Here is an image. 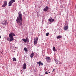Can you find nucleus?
<instances>
[{
	"label": "nucleus",
	"mask_w": 76,
	"mask_h": 76,
	"mask_svg": "<svg viewBox=\"0 0 76 76\" xmlns=\"http://www.w3.org/2000/svg\"><path fill=\"white\" fill-rule=\"evenodd\" d=\"M22 15L20 11H19L18 16L16 19L17 22L19 26L22 25Z\"/></svg>",
	"instance_id": "nucleus-1"
},
{
	"label": "nucleus",
	"mask_w": 76,
	"mask_h": 76,
	"mask_svg": "<svg viewBox=\"0 0 76 76\" xmlns=\"http://www.w3.org/2000/svg\"><path fill=\"white\" fill-rule=\"evenodd\" d=\"M15 36V34L14 33H10L9 34V37L7 38V40L8 41L11 42L14 40L13 37Z\"/></svg>",
	"instance_id": "nucleus-2"
},
{
	"label": "nucleus",
	"mask_w": 76,
	"mask_h": 76,
	"mask_svg": "<svg viewBox=\"0 0 76 76\" xmlns=\"http://www.w3.org/2000/svg\"><path fill=\"white\" fill-rule=\"evenodd\" d=\"M22 40L24 42H29V39L28 38H26V39H22Z\"/></svg>",
	"instance_id": "nucleus-3"
},
{
	"label": "nucleus",
	"mask_w": 76,
	"mask_h": 76,
	"mask_svg": "<svg viewBox=\"0 0 76 76\" xmlns=\"http://www.w3.org/2000/svg\"><path fill=\"white\" fill-rule=\"evenodd\" d=\"M45 59L47 62L48 63H50V61H51V58L50 57L46 56L45 58Z\"/></svg>",
	"instance_id": "nucleus-4"
},
{
	"label": "nucleus",
	"mask_w": 76,
	"mask_h": 76,
	"mask_svg": "<svg viewBox=\"0 0 76 76\" xmlns=\"http://www.w3.org/2000/svg\"><path fill=\"white\" fill-rule=\"evenodd\" d=\"M38 37H36L34 38V45H36L37 43V42H38Z\"/></svg>",
	"instance_id": "nucleus-5"
},
{
	"label": "nucleus",
	"mask_w": 76,
	"mask_h": 76,
	"mask_svg": "<svg viewBox=\"0 0 76 76\" xmlns=\"http://www.w3.org/2000/svg\"><path fill=\"white\" fill-rule=\"evenodd\" d=\"M7 1H4V4H3L2 6V7H6V5H7Z\"/></svg>",
	"instance_id": "nucleus-6"
},
{
	"label": "nucleus",
	"mask_w": 76,
	"mask_h": 76,
	"mask_svg": "<svg viewBox=\"0 0 76 76\" xmlns=\"http://www.w3.org/2000/svg\"><path fill=\"white\" fill-rule=\"evenodd\" d=\"M48 9L49 8L48 6H46L44 9L43 10L44 12H47L48 10Z\"/></svg>",
	"instance_id": "nucleus-7"
},
{
	"label": "nucleus",
	"mask_w": 76,
	"mask_h": 76,
	"mask_svg": "<svg viewBox=\"0 0 76 76\" xmlns=\"http://www.w3.org/2000/svg\"><path fill=\"white\" fill-rule=\"evenodd\" d=\"M2 23L3 24V25H7L8 23L7 22H6V20H4V21H3L2 22Z\"/></svg>",
	"instance_id": "nucleus-8"
},
{
	"label": "nucleus",
	"mask_w": 76,
	"mask_h": 76,
	"mask_svg": "<svg viewBox=\"0 0 76 76\" xmlns=\"http://www.w3.org/2000/svg\"><path fill=\"white\" fill-rule=\"evenodd\" d=\"M23 69L25 70L26 69V63H24L23 66Z\"/></svg>",
	"instance_id": "nucleus-9"
},
{
	"label": "nucleus",
	"mask_w": 76,
	"mask_h": 76,
	"mask_svg": "<svg viewBox=\"0 0 76 76\" xmlns=\"http://www.w3.org/2000/svg\"><path fill=\"white\" fill-rule=\"evenodd\" d=\"M68 28L69 27L68 26H65V27H64V29L65 31H66L67 30V29H68Z\"/></svg>",
	"instance_id": "nucleus-10"
},
{
	"label": "nucleus",
	"mask_w": 76,
	"mask_h": 76,
	"mask_svg": "<svg viewBox=\"0 0 76 76\" xmlns=\"http://www.w3.org/2000/svg\"><path fill=\"white\" fill-rule=\"evenodd\" d=\"M48 20L50 22H54V20L53 19L51 18L49 19Z\"/></svg>",
	"instance_id": "nucleus-11"
},
{
	"label": "nucleus",
	"mask_w": 76,
	"mask_h": 76,
	"mask_svg": "<svg viewBox=\"0 0 76 76\" xmlns=\"http://www.w3.org/2000/svg\"><path fill=\"white\" fill-rule=\"evenodd\" d=\"M12 3L10 1L9 3V6H12Z\"/></svg>",
	"instance_id": "nucleus-12"
},
{
	"label": "nucleus",
	"mask_w": 76,
	"mask_h": 76,
	"mask_svg": "<svg viewBox=\"0 0 76 76\" xmlns=\"http://www.w3.org/2000/svg\"><path fill=\"white\" fill-rule=\"evenodd\" d=\"M34 53H31L30 55V57L31 58H33V57H34Z\"/></svg>",
	"instance_id": "nucleus-13"
},
{
	"label": "nucleus",
	"mask_w": 76,
	"mask_h": 76,
	"mask_svg": "<svg viewBox=\"0 0 76 76\" xmlns=\"http://www.w3.org/2000/svg\"><path fill=\"white\" fill-rule=\"evenodd\" d=\"M24 50L25 52H28V49L26 48H24Z\"/></svg>",
	"instance_id": "nucleus-14"
},
{
	"label": "nucleus",
	"mask_w": 76,
	"mask_h": 76,
	"mask_svg": "<svg viewBox=\"0 0 76 76\" xmlns=\"http://www.w3.org/2000/svg\"><path fill=\"white\" fill-rule=\"evenodd\" d=\"M55 63L57 64H58V61H57V60L56 59L55 60Z\"/></svg>",
	"instance_id": "nucleus-15"
},
{
	"label": "nucleus",
	"mask_w": 76,
	"mask_h": 76,
	"mask_svg": "<svg viewBox=\"0 0 76 76\" xmlns=\"http://www.w3.org/2000/svg\"><path fill=\"white\" fill-rule=\"evenodd\" d=\"M62 38V36H61L59 35L56 38L57 39H59V38Z\"/></svg>",
	"instance_id": "nucleus-16"
},
{
	"label": "nucleus",
	"mask_w": 76,
	"mask_h": 76,
	"mask_svg": "<svg viewBox=\"0 0 76 76\" xmlns=\"http://www.w3.org/2000/svg\"><path fill=\"white\" fill-rule=\"evenodd\" d=\"M12 58L13 59V61H16L17 60H16V58L14 57Z\"/></svg>",
	"instance_id": "nucleus-17"
},
{
	"label": "nucleus",
	"mask_w": 76,
	"mask_h": 76,
	"mask_svg": "<svg viewBox=\"0 0 76 76\" xmlns=\"http://www.w3.org/2000/svg\"><path fill=\"white\" fill-rule=\"evenodd\" d=\"M15 1H16L15 0H11L10 1L12 3H14L15 2Z\"/></svg>",
	"instance_id": "nucleus-18"
},
{
	"label": "nucleus",
	"mask_w": 76,
	"mask_h": 76,
	"mask_svg": "<svg viewBox=\"0 0 76 76\" xmlns=\"http://www.w3.org/2000/svg\"><path fill=\"white\" fill-rule=\"evenodd\" d=\"M53 50L54 51H56V48L55 47H54L53 48Z\"/></svg>",
	"instance_id": "nucleus-19"
},
{
	"label": "nucleus",
	"mask_w": 76,
	"mask_h": 76,
	"mask_svg": "<svg viewBox=\"0 0 76 76\" xmlns=\"http://www.w3.org/2000/svg\"><path fill=\"white\" fill-rule=\"evenodd\" d=\"M48 72V71H47V72H45V74H46V75H47L48 74V73H50V72Z\"/></svg>",
	"instance_id": "nucleus-20"
},
{
	"label": "nucleus",
	"mask_w": 76,
	"mask_h": 76,
	"mask_svg": "<svg viewBox=\"0 0 76 76\" xmlns=\"http://www.w3.org/2000/svg\"><path fill=\"white\" fill-rule=\"evenodd\" d=\"M37 64H39V66H40L41 65V61H39V62H37Z\"/></svg>",
	"instance_id": "nucleus-21"
},
{
	"label": "nucleus",
	"mask_w": 76,
	"mask_h": 76,
	"mask_svg": "<svg viewBox=\"0 0 76 76\" xmlns=\"http://www.w3.org/2000/svg\"><path fill=\"white\" fill-rule=\"evenodd\" d=\"M48 35H49V33H47L46 34V35L47 36H48Z\"/></svg>",
	"instance_id": "nucleus-22"
},
{
	"label": "nucleus",
	"mask_w": 76,
	"mask_h": 76,
	"mask_svg": "<svg viewBox=\"0 0 76 76\" xmlns=\"http://www.w3.org/2000/svg\"><path fill=\"white\" fill-rule=\"evenodd\" d=\"M40 46V45H39V44H38L37 45V47H39Z\"/></svg>",
	"instance_id": "nucleus-23"
},
{
	"label": "nucleus",
	"mask_w": 76,
	"mask_h": 76,
	"mask_svg": "<svg viewBox=\"0 0 76 76\" xmlns=\"http://www.w3.org/2000/svg\"><path fill=\"white\" fill-rule=\"evenodd\" d=\"M41 65H42V66H43V63H42H42H41Z\"/></svg>",
	"instance_id": "nucleus-24"
},
{
	"label": "nucleus",
	"mask_w": 76,
	"mask_h": 76,
	"mask_svg": "<svg viewBox=\"0 0 76 76\" xmlns=\"http://www.w3.org/2000/svg\"><path fill=\"white\" fill-rule=\"evenodd\" d=\"M6 13H7V10H6L5 11Z\"/></svg>",
	"instance_id": "nucleus-25"
},
{
	"label": "nucleus",
	"mask_w": 76,
	"mask_h": 76,
	"mask_svg": "<svg viewBox=\"0 0 76 76\" xmlns=\"http://www.w3.org/2000/svg\"><path fill=\"white\" fill-rule=\"evenodd\" d=\"M22 1L23 2L24 1H24V0H22Z\"/></svg>",
	"instance_id": "nucleus-26"
},
{
	"label": "nucleus",
	"mask_w": 76,
	"mask_h": 76,
	"mask_svg": "<svg viewBox=\"0 0 76 76\" xmlns=\"http://www.w3.org/2000/svg\"><path fill=\"white\" fill-rule=\"evenodd\" d=\"M58 62H59V64H60V62H59V61H58Z\"/></svg>",
	"instance_id": "nucleus-27"
},
{
	"label": "nucleus",
	"mask_w": 76,
	"mask_h": 76,
	"mask_svg": "<svg viewBox=\"0 0 76 76\" xmlns=\"http://www.w3.org/2000/svg\"><path fill=\"white\" fill-rule=\"evenodd\" d=\"M54 70H55L54 69H53V71H54Z\"/></svg>",
	"instance_id": "nucleus-28"
},
{
	"label": "nucleus",
	"mask_w": 76,
	"mask_h": 76,
	"mask_svg": "<svg viewBox=\"0 0 76 76\" xmlns=\"http://www.w3.org/2000/svg\"><path fill=\"white\" fill-rule=\"evenodd\" d=\"M1 38V36H0V39Z\"/></svg>",
	"instance_id": "nucleus-29"
},
{
	"label": "nucleus",
	"mask_w": 76,
	"mask_h": 76,
	"mask_svg": "<svg viewBox=\"0 0 76 76\" xmlns=\"http://www.w3.org/2000/svg\"><path fill=\"white\" fill-rule=\"evenodd\" d=\"M41 76H43V75H41Z\"/></svg>",
	"instance_id": "nucleus-30"
},
{
	"label": "nucleus",
	"mask_w": 76,
	"mask_h": 76,
	"mask_svg": "<svg viewBox=\"0 0 76 76\" xmlns=\"http://www.w3.org/2000/svg\"><path fill=\"white\" fill-rule=\"evenodd\" d=\"M37 15H38V14H37Z\"/></svg>",
	"instance_id": "nucleus-31"
}]
</instances>
